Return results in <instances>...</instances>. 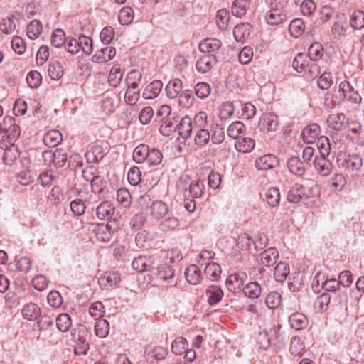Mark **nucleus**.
<instances>
[{"label":"nucleus","mask_w":364,"mask_h":364,"mask_svg":"<svg viewBox=\"0 0 364 364\" xmlns=\"http://www.w3.org/2000/svg\"><path fill=\"white\" fill-rule=\"evenodd\" d=\"M255 146L254 139L250 137L239 138L235 144L236 149L242 153L250 152Z\"/></svg>","instance_id":"obj_34"},{"label":"nucleus","mask_w":364,"mask_h":364,"mask_svg":"<svg viewBox=\"0 0 364 364\" xmlns=\"http://www.w3.org/2000/svg\"><path fill=\"white\" fill-rule=\"evenodd\" d=\"M289 323L292 328L299 331L308 326L309 320L304 314L295 312L289 316Z\"/></svg>","instance_id":"obj_14"},{"label":"nucleus","mask_w":364,"mask_h":364,"mask_svg":"<svg viewBox=\"0 0 364 364\" xmlns=\"http://www.w3.org/2000/svg\"><path fill=\"white\" fill-rule=\"evenodd\" d=\"M245 127L242 122L236 121L232 122L228 128L227 133L233 139H238L240 134L245 132Z\"/></svg>","instance_id":"obj_46"},{"label":"nucleus","mask_w":364,"mask_h":364,"mask_svg":"<svg viewBox=\"0 0 364 364\" xmlns=\"http://www.w3.org/2000/svg\"><path fill=\"white\" fill-rule=\"evenodd\" d=\"M65 198L66 196L62 193L59 186H54L48 196V202L53 205L66 203L65 201Z\"/></svg>","instance_id":"obj_44"},{"label":"nucleus","mask_w":364,"mask_h":364,"mask_svg":"<svg viewBox=\"0 0 364 364\" xmlns=\"http://www.w3.org/2000/svg\"><path fill=\"white\" fill-rule=\"evenodd\" d=\"M277 163V159L274 155L267 154L256 159L255 166L259 170H268L274 168Z\"/></svg>","instance_id":"obj_17"},{"label":"nucleus","mask_w":364,"mask_h":364,"mask_svg":"<svg viewBox=\"0 0 364 364\" xmlns=\"http://www.w3.org/2000/svg\"><path fill=\"white\" fill-rule=\"evenodd\" d=\"M96 237L100 241L108 242L112 237V232L107 225H101L96 231Z\"/></svg>","instance_id":"obj_61"},{"label":"nucleus","mask_w":364,"mask_h":364,"mask_svg":"<svg viewBox=\"0 0 364 364\" xmlns=\"http://www.w3.org/2000/svg\"><path fill=\"white\" fill-rule=\"evenodd\" d=\"M265 199L267 205H279L280 201V192L277 188L271 187L265 193Z\"/></svg>","instance_id":"obj_58"},{"label":"nucleus","mask_w":364,"mask_h":364,"mask_svg":"<svg viewBox=\"0 0 364 364\" xmlns=\"http://www.w3.org/2000/svg\"><path fill=\"white\" fill-rule=\"evenodd\" d=\"M326 123L328 129L338 131L343 128L346 123V118L342 113L331 114L328 117Z\"/></svg>","instance_id":"obj_16"},{"label":"nucleus","mask_w":364,"mask_h":364,"mask_svg":"<svg viewBox=\"0 0 364 364\" xmlns=\"http://www.w3.org/2000/svg\"><path fill=\"white\" fill-rule=\"evenodd\" d=\"M183 83L178 78L173 79L168 82L166 87V95L170 99H176L182 92Z\"/></svg>","instance_id":"obj_19"},{"label":"nucleus","mask_w":364,"mask_h":364,"mask_svg":"<svg viewBox=\"0 0 364 364\" xmlns=\"http://www.w3.org/2000/svg\"><path fill=\"white\" fill-rule=\"evenodd\" d=\"M116 55V49L114 47L105 46L97 50L92 57L93 63H105L111 60Z\"/></svg>","instance_id":"obj_9"},{"label":"nucleus","mask_w":364,"mask_h":364,"mask_svg":"<svg viewBox=\"0 0 364 364\" xmlns=\"http://www.w3.org/2000/svg\"><path fill=\"white\" fill-rule=\"evenodd\" d=\"M163 83L161 80H154L146 86L142 97L146 100H152L156 98L161 92Z\"/></svg>","instance_id":"obj_13"},{"label":"nucleus","mask_w":364,"mask_h":364,"mask_svg":"<svg viewBox=\"0 0 364 364\" xmlns=\"http://www.w3.org/2000/svg\"><path fill=\"white\" fill-rule=\"evenodd\" d=\"M185 276L187 282L193 285H197L202 280L201 272L196 264H191L186 268Z\"/></svg>","instance_id":"obj_21"},{"label":"nucleus","mask_w":364,"mask_h":364,"mask_svg":"<svg viewBox=\"0 0 364 364\" xmlns=\"http://www.w3.org/2000/svg\"><path fill=\"white\" fill-rule=\"evenodd\" d=\"M0 147L4 149L2 157L4 164L8 166L13 165L20 155L18 146L11 140L1 139Z\"/></svg>","instance_id":"obj_2"},{"label":"nucleus","mask_w":364,"mask_h":364,"mask_svg":"<svg viewBox=\"0 0 364 364\" xmlns=\"http://www.w3.org/2000/svg\"><path fill=\"white\" fill-rule=\"evenodd\" d=\"M16 30L14 17L10 16L3 18L0 23V31L4 34H11Z\"/></svg>","instance_id":"obj_54"},{"label":"nucleus","mask_w":364,"mask_h":364,"mask_svg":"<svg viewBox=\"0 0 364 364\" xmlns=\"http://www.w3.org/2000/svg\"><path fill=\"white\" fill-rule=\"evenodd\" d=\"M331 299V298L328 293H323L318 296L316 299L314 304L315 311L317 313L325 312L328 308Z\"/></svg>","instance_id":"obj_30"},{"label":"nucleus","mask_w":364,"mask_h":364,"mask_svg":"<svg viewBox=\"0 0 364 364\" xmlns=\"http://www.w3.org/2000/svg\"><path fill=\"white\" fill-rule=\"evenodd\" d=\"M216 63L217 59L215 55H204L197 60L196 68L199 73H205L210 70Z\"/></svg>","instance_id":"obj_10"},{"label":"nucleus","mask_w":364,"mask_h":364,"mask_svg":"<svg viewBox=\"0 0 364 364\" xmlns=\"http://www.w3.org/2000/svg\"><path fill=\"white\" fill-rule=\"evenodd\" d=\"M314 166L317 173L321 176H329L333 170V166L329 159L324 156H316Z\"/></svg>","instance_id":"obj_6"},{"label":"nucleus","mask_w":364,"mask_h":364,"mask_svg":"<svg viewBox=\"0 0 364 364\" xmlns=\"http://www.w3.org/2000/svg\"><path fill=\"white\" fill-rule=\"evenodd\" d=\"M279 124L278 117L272 113L264 114L259 122V127L263 132H275Z\"/></svg>","instance_id":"obj_3"},{"label":"nucleus","mask_w":364,"mask_h":364,"mask_svg":"<svg viewBox=\"0 0 364 364\" xmlns=\"http://www.w3.org/2000/svg\"><path fill=\"white\" fill-rule=\"evenodd\" d=\"M363 166V159L358 154H349L340 163V166L349 172L358 171Z\"/></svg>","instance_id":"obj_5"},{"label":"nucleus","mask_w":364,"mask_h":364,"mask_svg":"<svg viewBox=\"0 0 364 364\" xmlns=\"http://www.w3.org/2000/svg\"><path fill=\"white\" fill-rule=\"evenodd\" d=\"M317 147L320 152L318 156H328L331 149L329 139L325 136H319L317 139Z\"/></svg>","instance_id":"obj_51"},{"label":"nucleus","mask_w":364,"mask_h":364,"mask_svg":"<svg viewBox=\"0 0 364 364\" xmlns=\"http://www.w3.org/2000/svg\"><path fill=\"white\" fill-rule=\"evenodd\" d=\"M289 274V267L284 262H281L278 263L274 268V276L275 279L279 282H284Z\"/></svg>","instance_id":"obj_41"},{"label":"nucleus","mask_w":364,"mask_h":364,"mask_svg":"<svg viewBox=\"0 0 364 364\" xmlns=\"http://www.w3.org/2000/svg\"><path fill=\"white\" fill-rule=\"evenodd\" d=\"M109 325L105 319H98L95 325V335L99 338H105L109 334Z\"/></svg>","instance_id":"obj_49"},{"label":"nucleus","mask_w":364,"mask_h":364,"mask_svg":"<svg viewBox=\"0 0 364 364\" xmlns=\"http://www.w3.org/2000/svg\"><path fill=\"white\" fill-rule=\"evenodd\" d=\"M42 23L38 20H33L27 26V36L30 39H36L41 33Z\"/></svg>","instance_id":"obj_48"},{"label":"nucleus","mask_w":364,"mask_h":364,"mask_svg":"<svg viewBox=\"0 0 364 364\" xmlns=\"http://www.w3.org/2000/svg\"><path fill=\"white\" fill-rule=\"evenodd\" d=\"M323 55V48L321 43L315 42L312 43L308 50V55L311 60L317 61Z\"/></svg>","instance_id":"obj_45"},{"label":"nucleus","mask_w":364,"mask_h":364,"mask_svg":"<svg viewBox=\"0 0 364 364\" xmlns=\"http://www.w3.org/2000/svg\"><path fill=\"white\" fill-rule=\"evenodd\" d=\"M21 313L24 318L33 321L40 316L41 310L36 304L29 303L24 305Z\"/></svg>","instance_id":"obj_32"},{"label":"nucleus","mask_w":364,"mask_h":364,"mask_svg":"<svg viewBox=\"0 0 364 364\" xmlns=\"http://www.w3.org/2000/svg\"><path fill=\"white\" fill-rule=\"evenodd\" d=\"M194 132V141L198 146H203L209 142L210 135L207 128L196 129Z\"/></svg>","instance_id":"obj_37"},{"label":"nucleus","mask_w":364,"mask_h":364,"mask_svg":"<svg viewBox=\"0 0 364 364\" xmlns=\"http://www.w3.org/2000/svg\"><path fill=\"white\" fill-rule=\"evenodd\" d=\"M257 341L260 348L267 350L270 346L271 341L276 342L278 345H282L284 341V336L280 332V326H277L271 328L269 333L260 332Z\"/></svg>","instance_id":"obj_1"},{"label":"nucleus","mask_w":364,"mask_h":364,"mask_svg":"<svg viewBox=\"0 0 364 364\" xmlns=\"http://www.w3.org/2000/svg\"><path fill=\"white\" fill-rule=\"evenodd\" d=\"M304 23L300 18L291 21L289 26L291 35L295 38L299 37L304 32Z\"/></svg>","instance_id":"obj_57"},{"label":"nucleus","mask_w":364,"mask_h":364,"mask_svg":"<svg viewBox=\"0 0 364 364\" xmlns=\"http://www.w3.org/2000/svg\"><path fill=\"white\" fill-rule=\"evenodd\" d=\"M151 265V259L146 256H139L132 261L133 268L139 272L149 271Z\"/></svg>","instance_id":"obj_27"},{"label":"nucleus","mask_w":364,"mask_h":364,"mask_svg":"<svg viewBox=\"0 0 364 364\" xmlns=\"http://www.w3.org/2000/svg\"><path fill=\"white\" fill-rule=\"evenodd\" d=\"M178 122V119L175 117L161 119L160 132L164 136H169L177 129Z\"/></svg>","instance_id":"obj_28"},{"label":"nucleus","mask_w":364,"mask_h":364,"mask_svg":"<svg viewBox=\"0 0 364 364\" xmlns=\"http://www.w3.org/2000/svg\"><path fill=\"white\" fill-rule=\"evenodd\" d=\"M142 79V75L137 70H132L127 74L125 82L129 87L136 89L140 84Z\"/></svg>","instance_id":"obj_42"},{"label":"nucleus","mask_w":364,"mask_h":364,"mask_svg":"<svg viewBox=\"0 0 364 364\" xmlns=\"http://www.w3.org/2000/svg\"><path fill=\"white\" fill-rule=\"evenodd\" d=\"M251 26L248 23H240L233 30L235 39L237 42H244L250 34Z\"/></svg>","instance_id":"obj_22"},{"label":"nucleus","mask_w":364,"mask_h":364,"mask_svg":"<svg viewBox=\"0 0 364 364\" xmlns=\"http://www.w3.org/2000/svg\"><path fill=\"white\" fill-rule=\"evenodd\" d=\"M339 92L342 93L346 100L352 103L358 104L361 102L360 95L348 81H343L340 83Z\"/></svg>","instance_id":"obj_4"},{"label":"nucleus","mask_w":364,"mask_h":364,"mask_svg":"<svg viewBox=\"0 0 364 364\" xmlns=\"http://www.w3.org/2000/svg\"><path fill=\"white\" fill-rule=\"evenodd\" d=\"M226 286L230 291L237 294L242 291L244 282L238 274H231L226 280Z\"/></svg>","instance_id":"obj_23"},{"label":"nucleus","mask_w":364,"mask_h":364,"mask_svg":"<svg viewBox=\"0 0 364 364\" xmlns=\"http://www.w3.org/2000/svg\"><path fill=\"white\" fill-rule=\"evenodd\" d=\"M221 274L220 266L214 262H210L206 264L204 269L205 276L210 279L217 280Z\"/></svg>","instance_id":"obj_36"},{"label":"nucleus","mask_w":364,"mask_h":364,"mask_svg":"<svg viewBox=\"0 0 364 364\" xmlns=\"http://www.w3.org/2000/svg\"><path fill=\"white\" fill-rule=\"evenodd\" d=\"M279 257V252L274 247H270L261 253V262L265 267L274 265Z\"/></svg>","instance_id":"obj_24"},{"label":"nucleus","mask_w":364,"mask_h":364,"mask_svg":"<svg viewBox=\"0 0 364 364\" xmlns=\"http://www.w3.org/2000/svg\"><path fill=\"white\" fill-rule=\"evenodd\" d=\"M208 296V303L210 306H214L220 302L223 296L222 289L215 285L208 286L205 291Z\"/></svg>","instance_id":"obj_20"},{"label":"nucleus","mask_w":364,"mask_h":364,"mask_svg":"<svg viewBox=\"0 0 364 364\" xmlns=\"http://www.w3.org/2000/svg\"><path fill=\"white\" fill-rule=\"evenodd\" d=\"M186 341L182 337L176 338L171 344V351L176 355H182L186 348Z\"/></svg>","instance_id":"obj_62"},{"label":"nucleus","mask_w":364,"mask_h":364,"mask_svg":"<svg viewBox=\"0 0 364 364\" xmlns=\"http://www.w3.org/2000/svg\"><path fill=\"white\" fill-rule=\"evenodd\" d=\"M222 46L220 40L216 38H205L199 44V50L204 53L210 54L218 50Z\"/></svg>","instance_id":"obj_18"},{"label":"nucleus","mask_w":364,"mask_h":364,"mask_svg":"<svg viewBox=\"0 0 364 364\" xmlns=\"http://www.w3.org/2000/svg\"><path fill=\"white\" fill-rule=\"evenodd\" d=\"M63 141L62 134L55 129L48 131L43 137V142L46 146L55 147Z\"/></svg>","instance_id":"obj_25"},{"label":"nucleus","mask_w":364,"mask_h":364,"mask_svg":"<svg viewBox=\"0 0 364 364\" xmlns=\"http://www.w3.org/2000/svg\"><path fill=\"white\" fill-rule=\"evenodd\" d=\"M3 132L8 134L6 137L8 139H12L18 136V127L14 124L13 117H6L4 118L3 123L0 122V134Z\"/></svg>","instance_id":"obj_7"},{"label":"nucleus","mask_w":364,"mask_h":364,"mask_svg":"<svg viewBox=\"0 0 364 364\" xmlns=\"http://www.w3.org/2000/svg\"><path fill=\"white\" fill-rule=\"evenodd\" d=\"M134 19V11L131 7L122 8L118 14V21L122 25H129Z\"/></svg>","instance_id":"obj_47"},{"label":"nucleus","mask_w":364,"mask_h":364,"mask_svg":"<svg viewBox=\"0 0 364 364\" xmlns=\"http://www.w3.org/2000/svg\"><path fill=\"white\" fill-rule=\"evenodd\" d=\"M304 197V191L301 186L295 185L288 191L287 200L291 203H299Z\"/></svg>","instance_id":"obj_31"},{"label":"nucleus","mask_w":364,"mask_h":364,"mask_svg":"<svg viewBox=\"0 0 364 364\" xmlns=\"http://www.w3.org/2000/svg\"><path fill=\"white\" fill-rule=\"evenodd\" d=\"M350 26L354 29H361L364 27V13L358 10L353 13L350 21Z\"/></svg>","instance_id":"obj_60"},{"label":"nucleus","mask_w":364,"mask_h":364,"mask_svg":"<svg viewBox=\"0 0 364 364\" xmlns=\"http://www.w3.org/2000/svg\"><path fill=\"white\" fill-rule=\"evenodd\" d=\"M248 0H234L231 7V11L233 16L242 17L247 12Z\"/></svg>","instance_id":"obj_39"},{"label":"nucleus","mask_w":364,"mask_h":364,"mask_svg":"<svg viewBox=\"0 0 364 364\" xmlns=\"http://www.w3.org/2000/svg\"><path fill=\"white\" fill-rule=\"evenodd\" d=\"M287 167L291 173L297 176L302 177L306 172V168L302 161L297 156H291L287 161Z\"/></svg>","instance_id":"obj_11"},{"label":"nucleus","mask_w":364,"mask_h":364,"mask_svg":"<svg viewBox=\"0 0 364 364\" xmlns=\"http://www.w3.org/2000/svg\"><path fill=\"white\" fill-rule=\"evenodd\" d=\"M203 187V183L201 181H193L191 183L188 192L193 199H191L190 201L193 202L194 205H196V201L193 199L198 198L202 196Z\"/></svg>","instance_id":"obj_55"},{"label":"nucleus","mask_w":364,"mask_h":364,"mask_svg":"<svg viewBox=\"0 0 364 364\" xmlns=\"http://www.w3.org/2000/svg\"><path fill=\"white\" fill-rule=\"evenodd\" d=\"M149 147L145 144L137 146L133 152L134 161L138 164L144 162L149 156Z\"/></svg>","instance_id":"obj_40"},{"label":"nucleus","mask_w":364,"mask_h":364,"mask_svg":"<svg viewBox=\"0 0 364 364\" xmlns=\"http://www.w3.org/2000/svg\"><path fill=\"white\" fill-rule=\"evenodd\" d=\"M121 278L118 272H106L99 279V284L104 288H109L120 282Z\"/></svg>","instance_id":"obj_26"},{"label":"nucleus","mask_w":364,"mask_h":364,"mask_svg":"<svg viewBox=\"0 0 364 364\" xmlns=\"http://www.w3.org/2000/svg\"><path fill=\"white\" fill-rule=\"evenodd\" d=\"M265 303L270 309L277 308L282 303V296L277 291L270 292L267 296Z\"/></svg>","instance_id":"obj_59"},{"label":"nucleus","mask_w":364,"mask_h":364,"mask_svg":"<svg viewBox=\"0 0 364 364\" xmlns=\"http://www.w3.org/2000/svg\"><path fill=\"white\" fill-rule=\"evenodd\" d=\"M286 20V15L278 9H272L266 15L267 23L269 25H278Z\"/></svg>","instance_id":"obj_33"},{"label":"nucleus","mask_w":364,"mask_h":364,"mask_svg":"<svg viewBox=\"0 0 364 364\" xmlns=\"http://www.w3.org/2000/svg\"><path fill=\"white\" fill-rule=\"evenodd\" d=\"M336 299H344L345 304L344 309L348 311V308H354L356 306L357 298L352 292L348 293L344 291L336 294Z\"/></svg>","instance_id":"obj_53"},{"label":"nucleus","mask_w":364,"mask_h":364,"mask_svg":"<svg viewBox=\"0 0 364 364\" xmlns=\"http://www.w3.org/2000/svg\"><path fill=\"white\" fill-rule=\"evenodd\" d=\"M320 127L316 124L306 127L301 133L302 139L306 144H313L319 138Z\"/></svg>","instance_id":"obj_12"},{"label":"nucleus","mask_w":364,"mask_h":364,"mask_svg":"<svg viewBox=\"0 0 364 364\" xmlns=\"http://www.w3.org/2000/svg\"><path fill=\"white\" fill-rule=\"evenodd\" d=\"M292 67L299 73H301L307 70L309 62L306 56L303 53H299L292 62Z\"/></svg>","instance_id":"obj_50"},{"label":"nucleus","mask_w":364,"mask_h":364,"mask_svg":"<svg viewBox=\"0 0 364 364\" xmlns=\"http://www.w3.org/2000/svg\"><path fill=\"white\" fill-rule=\"evenodd\" d=\"M175 271L172 266L168 264H160L157 267V278L162 281H170L174 277Z\"/></svg>","instance_id":"obj_29"},{"label":"nucleus","mask_w":364,"mask_h":364,"mask_svg":"<svg viewBox=\"0 0 364 364\" xmlns=\"http://www.w3.org/2000/svg\"><path fill=\"white\" fill-rule=\"evenodd\" d=\"M48 74L54 80H59L63 75V69L59 63H49Z\"/></svg>","instance_id":"obj_63"},{"label":"nucleus","mask_w":364,"mask_h":364,"mask_svg":"<svg viewBox=\"0 0 364 364\" xmlns=\"http://www.w3.org/2000/svg\"><path fill=\"white\" fill-rule=\"evenodd\" d=\"M177 129L178 131L179 135L183 139H188L191 132H194V127L193 125L192 119L188 116H185L178 122Z\"/></svg>","instance_id":"obj_15"},{"label":"nucleus","mask_w":364,"mask_h":364,"mask_svg":"<svg viewBox=\"0 0 364 364\" xmlns=\"http://www.w3.org/2000/svg\"><path fill=\"white\" fill-rule=\"evenodd\" d=\"M178 97L179 105L184 108L191 107L195 101L194 95L189 90H183Z\"/></svg>","instance_id":"obj_43"},{"label":"nucleus","mask_w":364,"mask_h":364,"mask_svg":"<svg viewBox=\"0 0 364 364\" xmlns=\"http://www.w3.org/2000/svg\"><path fill=\"white\" fill-rule=\"evenodd\" d=\"M123 74L118 67H113L109 74L108 82L110 86L117 87L122 80Z\"/></svg>","instance_id":"obj_56"},{"label":"nucleus","mask_w":364,"mask_h":364,"mask_svg":"<svg viewBox=\"0 0 364 364\" xmlns=\"http://www.w3.org/2000/svg\"><path fill=\"white\" fill-rule=\"evenodd\" d=\"M75 198L73 199L70 205H84L85 203H96V200L92 201L93 198H97L96 193L90 191L86 188L77 190L75 193Z\"/></svg>","instance_id":"obj_8"},{"label":"nucleus","mask_w":364,"mask_h":364,"mask_svg":"<svg viewBox=\"0 0 364 364\" xmlns=\"http://www.w3.org/2000/svg\"><path fill=\"white\" fill-rule=\"evenodd\" d=\"M193 125L194 129L208 127V114L205 112H200L194 117Z\"/></svg>","instance_id":"obj_64"},{"label":"nucleus","mask_w":364,"mask_h":364,"mask_svg":"<svg viewBox=\"0 0 364 364\" xmlns=\"http://www.w3.org/2000/svg\"><path fill=\"white\" fill-rule=\"evenodd\" d=\"M230 14L228 9H222L217 11L216 23L219 29L224 31L228 28L230 21Z\"/></svg>","instance_id":"obj_38"},{"label":"nucleus","mask_w":364,"mask_h":364,"mask_svg":"<svg viewBox=\"0 0 364 364\" xmlns=\"http://www.w3.org/2000/svg\"><path fill=\"white\" fill-rule=\"evenodd\" d=\"M56 326L62 332H66L71 326V318L68 314H61L55 318Z\"/></svg>","instance_id":"obj_52"},{"label":"nucleus","mask_w":364,"mask_h":364,"mask_svg":"<svg viewBox=\"0 0 364 364\" xmlns=\"http://www.w3.org/2000/svg\"><path fill=\"white\" fill-rule=\"evenodd\" d=\"M242 291L246 296L254 299L261 295L262 288L256 282H250L243 287Z\"/></svg>","instance_id":"obj_35"}]
</instances>
